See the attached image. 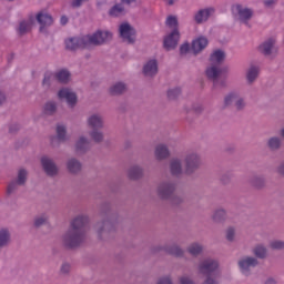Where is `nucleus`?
<instances>
[{
	"label": "nucleus",
	"mask_w": 284,
	"mask_h": 284,
	"mask_svg": "<svg viewBox=\"0 0 284 284\" xmlns=\"http://www.w3.org/2000/svg\"><path fill=\"white\" fill-rule=\"evenodd\" d=\"M112 39V33L109 31H97L92 36H83L82 38H70L65 40L67 50H79L91 48L92 45H102Z\"/></svg>",
	"instance_id": "nucleus-1"
},
{
	"label": "nucleus",
	"mask_w": 284,
	"mask_h": 284,
	"mask_svg": "<svg viewBox=\"0 0 284 284\" xmlns=\"http://www.w3.org/2000/svg\"><path fill=\"white\" fill-rule=\"evenodd\" d=\"M88 223V216H78L71 223V229L64 236L67 247H79L83 242V229Z\"/></svg>",
	"instance_id": "nucleus-2"
},
{
	"label": "nucleus",
	"mask_w": 284,
	"mask_h": 284,
	"mask_svg": "<svg viewBox=\"0 0 284 284\" xmlns=\"http://www.w3.org/2000/svg\"><path fill=\"white\" fill-rule=\"evenodd\" d=\"M225 61V52L222 50H215L210 58L211 65L206 69V77L214 82L216 85V81L220 77H223V70L221 69V63Z\"/></svg>",
	"instance_id": "nucleus-3"
},
{
	"label": "nucleus",
	"mask_w": 284,
	"mask_h": 284,
	"mask_svg": "<svg viewBox=\"0 0 284 284\" xmlns=\"http://www.w3.org/2000/svg\"><path fill=\"white\" fill-rule=\"evenodd\" d=\"M166 26L173 30L168 37L164 38V48L165 50H174L179 45V20L176 17L170 16L166 18Z\"/></svg>",
	"instance_id": "nucleus-4"
},
{
	"label": "nucleus",
	"mask_w": 284,
	"mask_h": 284,
	"mask_svg": "<svg viewBox=\"0 0 284 284\" xmlns=\"http://www.w3.org/2000/svg\"><path fill=\"white\" fill-rule=\"evenodd\" d=\"M219 262L214 260H205L200 264V272L207 276L204 284H219L216 278L219 277Z\"/></svg>",
	"instance_id": "nucleus-5"
},
{
	"label": "nucleus",
	"mask_w": 284,
	"mask_h": 284,
	"mask_svg": "<svg viewBox=\"0 0 284 284\" xmlns=\"http://www.w3.org/2000/svg\"><path fill=\"white\" fill-rule=\"evenodd\" d=\"M89 126L93 130L91 133V138L95 143H101L103 141V133L98 132L99 128H103V120H101V116L99 115H92L88 120Z\"/></svg>",
	"instance_id": "nucleus-6"
},
{
	"label": "nucleus",
	"mask_w": 284,
	"mask_h": 284,
	"mask_svg": "<svg viewBox=\"0 0 284 284\" xmlns=\"http://www.w3.org/2000/svg\"><path fill=\"white\" fill-rule=\"evenodd\" d=\"M232 14L237 17L239 21L242 23H247V21L252 19L254 11L247 7H243L242 4H234L232 7Z\"/></svg>",
	"instance_id": "nucleus-7"
},
{
	"label": "nucleus",
	"mask_w": 284,
	"mask_h": 284,
	"mask_svg": "<svg viewBox=\"0 0 284 284\" xmlns=\"http://www.w3.org/2000/svg\"><path fill=\"white\" fill-rule=\"evenodd\" d=\"M52 79H57L59 83H68V81H70V71L62 69L58 71L55 74H52V72H47L44 74L42 84L50 85V81H52Z\"/></svg>",
	"instance_id": "nucleus-8"
},
{
	"label": "nucleus",
	"mask_w": 284,
	"mask_h": 284,
	"mask_svg": "<svg viewBox=\"0 0 284 284\" xmlns=\"http://www.w3.org/2000/svg\"><path fill=\"white\" fill-rule=\"evenodd\" d=\"M120 37L125 43H134L136 31L129 23H122L120 26Z\"/></svg>",
	"instance_id": "nucleus-9"
},
{
	"label": "nucleus",
	"mask_w": 284,
	"mask_h": 284,
	"mask_svg": "<svg viewBox=\"0 0 284 284\" xmlns=\"http://www.w3.org/2000/svg\"><path fill=\"white\" fill-rule=\"evenodd\" d=\"M239 265H240V270H241L242 274H245L247 276V274H250V270H252V267H256V265H258V261H256V258H254V257H246V258L240 261Z\"/></svg>",
	"instance_id": "nucleus-10"
},
{
	"label": "nucleus",
	"mask_w": 284,
	"mask_h": 284,
	"mask_svg": "<svg viewBox=\"0 0 284 284\" xmlns=\"http://www.w3.org/2000/svg\"><path fill=\"white\" fill-rule=\"evenodd\" d=\"M59 99H65L68 105L73 108L77 105V93L72 92L70 89H61L58 93Z\"/></svg>",
	"instance_id": "nucleus-11"
},
{
	"label": "nucleus",
	"mask_w": 284,
	"mask_h": 284,
	"mask_svg": "<svg viewBox=\"0 0 284 284\" xmlns=\"http://www.w3.org/2000/svg\"><path fill=\"white\" fill-rule=\"evenodd\" d=\"M41 163L45 174H48L49 176H54V174L59 172V169H57V164H54V162L48 156H43L41 159Z\"/></svg>",
	"instance_id": "nucleus-12"
},
{
	"label": "nucleus",
	"mask_w": 284,
	"mask_h": 284,
	"mask_svg": "<svg viewBox=\"0 0 284 284\" xmlns=\"http://www.w3.org/2000/svg\"><path fill=\"white\" fill-rule=\"evenodd\" d=\"M234 102H235L237 110H243V108L245 106V102H243L242 99H239V94L236 92L230 93L224 99L225 105H232V103H234Z\"/></svg>",
	"instance_id": "nucleus-13"
},
{
	"label": "nucleus",
	"mask_w": 284,
	"mask_h": 284,
	"mask_svg": "<svg viewBox=\"0 0 284 284\" xmlns=\"http://www.w3.org/2000/svg\"><path fill=\"white\" fill-rule=\"evenodd\" d=\"M37 21L40 23V32H43V28L48 26H52L53 19L52 16L48 14L47 12L41 11L40 13L37 14Z\"/></svg>",
	"instance_id": "nucleus-14"
},
{
	"label": "nucleus",
	"mask_w": 284,
	"mask_h": 284,
	"mask_svg": "<svg viewBox=\"0 0 284 284\" xmlns=\"http://www.w3.org/2000/svg\"><path fill=\"white\" fill-rule=\"evenodd\" d=\"M207 43H209L207 38L200 37L192 42L191 50L194 54H199V52H202V50H205V48H207Z\"/></svg>",
	"instance_id": "nucleus-15"
},
{
	"label": "nucleus",
	"mask_w": 284,
	"mask_h": 284,
	"mask_svg": "<svg viewBox=\"0 0 284 284\" xmlns=\"http://www.w3.org/2000/svg\"><path fill=\"white\" fill-rule=\"evenodd\" d=\"M201 164L197 154H191L186 158V174H192L196 168Z\"/></svg>",
	"instance_id": "nucleus-16"
},
{
	"label": "nucleus",
	"mask_w": 284,
	"mask_h": 284,
	"mask_svg": "<svg viewBox=\"0 0 284 284\" xmlns=\"http://www.w3.org/2000/svg\"><path fill=\"white\" fill-rule=\"evenodd\" d=\"M159 72V64L156 63V60H150L144 67H143V73L145 77H154Z\"/></svg>",
	"instance_id": "nucleus-17"
},
{
	"label": "nucleus",
	"mask_w": 284,
	"mask_h": 284,
	"mask_svg": "<svg viewBox=\"0 0 284 284\" xmlns=\"http://www.w3.org/2000/svg\"><path fill=\"white\" fill-rule=\"evenodd\" d=\"M212 14H214V10L212 8L202 9L195 14V21L197 23H203V21H207Z\"/></svg>",
	"instance_id": "nucleus-18"
},
{
	"label": "nucleus",
	"mask_w": 284,
	"mask_h": 284,
	"mask_svg": "<svg viewBox=\"0 0 284 284\" xmlns=\"http://www.w3.org/2000/svg\"><path fill=\"white\" fill-rule=\"evenodd\" d=\"M158 192L161 199H170V196H172V193L174 192V184H162L160 185Z\"/></svg>",
	"instance_id": "nucleus-19"
},
{
	"label": "nucleus",
	"mask_w": 284,
	"mask_h": 284,
	"mask_svg": "<svg viewBox=\"0 0 284 284\" xmlns=\"http://www.w3.org/2000/svg\"><path fill=\"white\" fill-rule=\"evenodd\" d=\"M32 26H34V18L31 17L28 20L21 21L18 28L19 34H26L32 30Z\"/></svg>",
	"instance_id": "nucleus-20"
},
{
	"label": "nucleus",
	"mask_w": 284,
	"mask_h": 284,
	"mask_svg": "<svg viewBox=\"0 0 284 284\" xmlns=\"http://www.w3.org/2000/svg\"><path fill=\"white\" fill-rule=\"evenodd\" d=\"M155 156L159 161L163 159H168L170 156V151L168 150V146L160 144L155 149Z\"/></svg>",
	"instance_id": "nucleus-21"
},
{
	"label": "nucleus",
	"mask_w": 284,
	"mask_h": 284,
	"mask_svg": "<svg viewBox=\"0 0 284 284\" xmlns=\"http://www.w3.org/2000/svg\"><path fill=\"white\" fill-rule=\"evenodd\" d=\"M274 39H268L266 42L260 45V51L262 54H265L268 57V54H272V48H274Z\"/></svg>",
	"instance_id": "nucleus-22"
},
{
	"label": "nucleus",
	"mask_w": 284,
	"mask_h": 284,
	"mask_svg": "<svg viewBox=\"0 0 284 284\" xmlns=\"http://www.w3.org/2000/svg\"><path fill=\"white\" fill-rule=\"evenodd\" d=\"M68 170L72 174H77V172L81 171V163L79 161H77L75 159H71L68 162Z\"/></svg>",
	"instance_id": "nucleus-23"
},
{
	"label": "nucleus",
	"mask_w": 284,
	"mask_h": 284,
	"mask_svg": "<svg viewBox=\"0 0 284 284\" xmlns=\"http://www.w3.org/2000/svg\"><path fill=\"white\" fill-rule=\"evenodd\" d=\"M143 176V170L139 166H133L129 171V178L132 179L133 181L136 179H141Z\"/></svg>",
	"instance_id": "nucleus-24"
},
{
	"label": "nucleus",
	"mask_w": 284,
	"mask_h": 284,
	"mask_svg": "<svg viewBox=\"0 0 284 284\" xmlns=\"http://www.w3.org/2000/svg\"><path fill=\"white\" fill-rule=\"evenodd\" d=\"M10 243V233L8 230L0 231V250L1 247H6V245Z\"/></svg>",
	"instance_id": "nucleus-25"
},
{
	"label": "nucleus",
	"mask_w": 284,
	"mask_h": 284,
	"mask_svg": "<svg viewBox=\"0 0 284 284\" xmlns=\"http://www.w3.org/2000/svg\"><path fill=\"white\" fill-rule=\"evenodd\" d=\"M256 77H258V68L251 67L246 74L248 83H253L256 80Z\"/></svg>",
	"instance_id": "nucleus-26"
},
{
	"label": "nucleus",
	"mask_w": 284,
	"mask_h": 284,
	"mask_svg": "<svg viewBox=\"0 0 284 284\" xmlns=\"http://www.w3.org/2000/svg\"><path fill=\"white\" fill-rule=\"evenodd\" d=\"M171 174L173 176H179V174H181V161L172 160V162H171Z\"/></svg>",
	"instance_id": "nucleus-27"
},
{
	"label": "nucleus",
	"mask_w": 284,
	"mask_h": 284,
	"mask_svg": "<svg viewBox=\"0 0 284 284\" xmlns=\"http://www.w3.org/2000/svg\"><path fill=\"white\" fill-rule=\"evenodd\" d=\"M123 92H125V84L123 82L115 83L110 89L111 94H123Z\"/></svg>",
	"instance_id": "nucleus-28"
},
{
	"label": "nucleus",
	"mask_w": 284,
	"mask_h": 284,
	"mask_svg": "<svg viewBox=\"0 0 284 284\" xmlns=\"http://www.w3.org/2000/svg\"><path fill=\"white\" fill-rule=\"evenodd\" d=\"M124 8L123 4H115L114 7H112V9L110 10L109 14L111 17H121V14H123L124 12Z\"/></svg>",
	"instance_id": "nucleus-29"
},
{
	"label": "nucleus",
	"mask_w": 284,
	"mask_h": 284,
	"mask_svg": "<svg viewBox=\"0 0 284 284\" xmlns=\"http://www.w3.org/2000/svg\"><path fill=\"white\" fill-rule=\"evenodd\" d=\"M89 145V142L85 138H80L79 141L75 144L77 151L78 152H83Z\"/></svg>",
	"instance_id": "nucleus-30"
},
{
	"label": "nucleus",
	"mask_w": 284,
	"mask_h": 284,
	"mask_svg": "<svg viewBox=\"0 0 284 284\" xmlns=\"http://www.w3.org/2000/svg\"><path fill=\"white\" fill-rule=\"evenodd\" d=\"M27 179H28V171L21 169V170L18 172V182H17V184H18V185H23V183H26Z\"/></svg>",
	"instance_id": "nucleus-31"
},
{
	"label": "nucleus",
	"mask_w": 284,
	"mask_h": 284,
	"mask_svg": "<svg viewBox=\"0 0 284 284\" xmlns=\"http://www.w3.org/2000/svg\"><path fill=\"white\" fill-rule=\"evenodd\" d=\"M201 252H203V247L199 244H192L189 247V253L192 254V256H199V254H201Z\"/></svg>",
	"instance_id": "nucleus-32"
},
{
	"label": "nucleus",
	"mask_w": 284,
	"mask_h": 284,
	"mask_svg": "<svg viewBox=\"0 0 284 284\" xmlns=\"http://www.w3.org/2000/svg\"><path fill=\"white\" fill-rule=\"evenodd\" d=\"M254 254L257 256V258H265V256H267V250L263 246H256Z\"/></svg>",
	"instance_id": "nucleus-33"
},
{
	"label": "nucleus",
	"mask_w": 284,
	"mask_h": 284,
	"mask_svg": "<svg viewBox=\"0 0 284 284\" xmlns=\"http://www.w3.org/2000/svg\"><path fill=\"white\" fill-rule=\"evenodd\" d=\"M57 112V104L54 102H48L44 105V114H54Z\"/></svg>",
	"instance_id": "nucleus-34"
},
{
	"label": "nucleus",
	"mask_w": 284,
	"mask_h": 284,
	"mask_svg": "<svg viewBox=\"0 0 284 284\" xmlns=\"http://www.w3.org/2000/svg\"><path fill=\"white\" fill-rule=\"evenodd\" d=\"M58 141H65V126L59 124L57 126Z\"/></svg>",
	"instance_id": "nucleus-35"
},
{
	"label": "nucleus",
	"mask_w": 284,
	"mask_h": 284,
	"mask_svg": "<svg viewBox=\"0 0 284 284\" xmlns=\"http://www.w3.org/2000/svg\"><path fill=\"white\" fill-rule=\"evenodd\" d=\"M268 146L271 150H278V148H281V140L278 138H272L268 141Z\"/></svg>",
	"instance_id": "nucleus-36"
},
{
	"label": "nucleus",
	"mask_w": 284,
	"mask_h": 284,
	"mask_svg": "<svg viewBox=\"0 0 284 284\" xmlns=\"http://www.w3.org/2000/svg\"><path fill=\"white\" fill-rule=\"evenodd\" d=\"M179 94H181V89L180 88H175L172 90L168 91V98L169 99H176V97H179Z\"/></svg>",
	"instance_id": "nucleus-37"
},
{
	"label": "nucleus",
	"mask_w": 284,
	"mask_h": 284,
	"mask_svg": "<svg viewBox=\"0 0 284 284\" xmlns=\"http://www.w3.org/2000/svg\"><path fill=\"white\" fill-rule=\"evenodd\" d=\"M223 219H225V211L223 210H217L213 215L214 221H223Z\"/></svg>",
	"instance_id": "nucleus-38"
},
{
	"label": "nucleus",
	"mask_w": 284,
	"mask_h": 284,
	"mask_svg": "<svg viewBox=\"0 0 284 284\" xmlns=\"http://www.w3.org/2000/svg\"><path fill=\"white\" fill-rule=\"evenodd\" d=\"M272 250H283L284 247V242L282 241H274L271 243Z\"/></svg>",
	"instance_id": "nucleus-39"
},
{
	"label": "nucleus",
	"mask_w": 284,
	"mask_h": 284,
	"mask_svg": "<svg viewBox=\"0 0 284 284\" xmlns=\"http://www.w3.org/2000/svg\"><path fill=\"white\" fill-rule=\"evenodd\" d=\"M170 253L173 254V256H183V250L179 248V246L171 248Z\"/></svg>",
	"instance_id": "nucleus-40"
},
{
	"label": "nucleus",
	"mask_w": 284,
	"mask_h": 284,
	"mask_svg": "<svg viewBox=\"0 0 284 284\" xmlns=\"http://www.w3.org/2000/svg\"><path fill=\"white\" fill-rule=\"evenodd\" d=\"M17 190V182H11L7 187V194H12Z\"/></svg>",
	"instance_id": "nucleus-41"
},
{
	"label": "nucleus",
	"mask_w": 284,
	"mask_h": 284,
	"mask_svg": "<svg viewBox=\"0 0 284 284\" xmlns=\"http://www.w3.org/2000/svg\"><path fill=\"white\" fill-rule=\"evenodd\" d=\"M190 51V44L189 43H184L180 47V53L181 54H186Z\"/></svg>",
	"instance_id": "nucleus-42"
},
{
	"label": "nucleus",
	"mask_w": 284,
	"mask_h": 284,
	"mask_svg": "<svg viewBox=\"0 0 284 284\" xmlns=\"http://www.w3.org/2000/svg\"><path fill=\"white\" fill-rule=\"evenodd\" d=\"M45 221H47V219L43 216L36 219V221H34L36 227H41V225H43V223H45Z\"/></svg>",
	"instance_id": "nucleus-43"
},
{
	"label": "nucleus",
	"mask_w": 284,
	"mask_h": 284,
	"mask_svg": "<svg viewBox=\"0 0 284 284\" xmlns=\"http://www.w3.org/2000/svg\"><path fill=\"white\" fill-rule=\"evenodd\" d=\"M226 239L227 241H234V229H229L226 231Z\"/></svg>",
	"instance_id": "nucleus-44"
},
{
	"label": "nucleus",
	"mask_w": 284,
	"mask_h": 284,
	"mask_svg": "<svg viewBox=\"0 0 284 284\" xmlns=\"http://www.w3.org/2000/svg\"><path fill=\"white\" fill-rule=\"evenodd\" d=\"M158 284H172V280H170V277H163L158 282Z\"/></svg>",
	"instance_id": "nucleus-45"
},
{
	"label": "nucleus",
	"mask_w": 284,
	"mask_h": 284,
	"mask_svg": "<svg viewBox=\"0 0 284 284\" xmlns=\"http://www.w3.org/2000/svg\"><path fill=\"white\" fill-rule=\"evenodd\" d=\"M61 272L63 274H68V272H70V264H63L62 267H61Z\"/></svg>",
	"instance_id": "nucleus-46"
},
{
	"label": "nucleus",
	"mask_w": 284,
	"mask_h": 284,
	"mask_svg": "<svg viewBox=\"0 0 284 284\" xmlns=\"http://www.w3.org/2000/svg\"><path fill=\"white\" fill-rule=\"evenodd\" d=\"M180 283L181 284H194V282H192V280H190L187 277H181Z\"/></svg>",
	"instance_id": "nucleus-47"
},
{
	"label": "nucleus",
	"mask_w": 284,
	"mask_h": 284,
	"mask_svg": "<svg viewBox=\"0 0 284 284\" xmlns=\"http://www.w3.org/2000/svg\"><path fill=\"white\" fill-rule=\"evenodd\" d=\"M60 23H61V26H65V23H68V17L62 16L60 19Z\"/></svg>",
	"instance_id": "nucleus-48"
},
{
	"label": "nucleus",
	"mask_w": 284,
	"mask_h": 284,
	"mask_svg": "<svg viewBox=\"0 0 284 284\" xmlns=\"http://www.w3.org/2000/svg\"><path fill=\"white\" fill-rule=\"evenodd\" d=\"M3 101H6V94L0 92V105L3 103Z\"/></svg>",
	"instance_id": "nucleus-49"
},
{
	"label": "nucleus",
	"mask_w": 284,
	"mask_h": 284,
	"mask_svg": "<svg viewBox=\"0 0 284 284\" xmlns=\"http://www.w3.org/2000/svg\"><path fill=\"white\" fill-rule=\"evenodd\" d=\"M265 284H276L274 278H268Z\"/></svg>",
	"instance_id": "nucleus-50"
},
{
	"label": "nucleus",
	"mask_w": 284,
	"mask_h": 284,
	"mask_svg": "<svg viewBox=\"0 0 284 284\" xmlns=\"http://www.w3.org/2000/svg\"><path fill=\"white\" fill-rule=\"evenodd\" d=\"M272 3H274V0H267L264 2V4L267 7L272 6Z\"/></svg>",
	"instance_id": "nucleus-51"
},
{
	"label": "nucleus",
	"mask_w": 284,
	"mask_h": 284,
	"mask_svg": "<svg viewBox=\"0 0 284 284\" xmlns=\"http://www.w3.org/2000/svg\"><path fill=\"white\" fill-rule=\"evenodd\" d=\"M124 3H134L136 0H122Z\"/></svg>",
	"instance_id": "nucleus-52"
},
{
	"label": "nucleus",
	"mask_w": 284,
	"mask_h": 284,
	"mask_svg": "<svg viewBox=\"0 0 284 284\" xmlns=\"http://www.w3.org/2000/svg\"><path fill=\"white\" fill-rule=\"evenodd\" d=\"M169 1V6H172L176 0H168Z\"/></svg>",
	"instance_id": "nucleus-53"
},
{
	"label": "nucleus",
	"mask_w": 284,
	"mask_h": 284,
	"mask_svg": "<svg viewBox=\"0 0 284 284\" xmlns=\"http://www.w3.org/2000/svg\"><path fill=\"white\" fill-rule=\"evenodd\" d=\"M9 131L12 133V132H14V129L11 126V128L9 129Z\"/></svg>",
	"instance_id": "nucleus-54"
}]
</instances>
